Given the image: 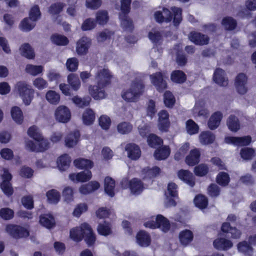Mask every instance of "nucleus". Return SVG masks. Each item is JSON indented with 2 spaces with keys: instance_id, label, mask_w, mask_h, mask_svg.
<instances>
[{
  "instance_id": "obj_28",
  "label": "nucleus",
  "mask_w": 256,
  "mask_h": 256,
  "mask_svg": "<svg viewBox=\"0 0 256 256\" xmlns=\"http://www.w3.org/2000/svg\"><path fill=\"white\" fill-rule=\"evenodd\" d=\"M39 222L42 226L48 229L53 228L56 224L55 219L54 216L50 214L40 215Z\"/></svg>"
},
{
  "instance_id": "obj_64",
  "label": "nucleus",
  "mask_w": 256,
  "mask_h": 256,
  "mask_svg": "<svg viewBox=\"0 0 256 256\" xmlns=\"http://www.w3.org/2000/svg\"><path fill=\"white\" fill-rule=\"evenodd\" d=\"M157 215L152 216L144 219L143 224L146 228L156 229Z\"/></svg>"
},
{
  "instance_id": "obj_16",
  "label": "nucleus",
  "mask_w": 256,
  "mask_h": 256,
  "mask_svg": "<svg viewBox=\"0 0 256 256\" xmlns=\"http://www.w3.org/2000/svg\"><path fill=\"white\" fill-rule=\"evenodd\" d=\"M96 85L90 84L88 86V92L89 94L95 100H101L106 98V93L104 88Z\"/></svg>"
},
{
  "instance_id": "obj_54",
  "label": "nucleus",
  "mask_w": 256,
  "mask_h": 256,
  "mask_svg": "<svg viewBox=\"0 0 256 256\" xmlns=\"http://www.w3.org/2000/svg\"><path fill=\"white\" fill-rule=\"evenodd\" d=\"M148 36L149 39L156 46H158L161 44V34L158 30H152L149 32Z\"/></svg>"
},
{
  "instance_id": "obj_40",
  "label": "nucleus",
  "mask_w": 256,
  "mask_h": 256,
  "mask_svg": "<svg viewBox=\"0 0 256 256\" xmlns=\"http://www.w3.org/2000/svg\"><path fill=\"white\" fill-rule=\"evenodd\" d=\"M86 230L83 238L88 246H92L96 242V236L89 224L86 228Z\"/></svg>"
},
{
  "instance_id": "obj_37",
  "label": "nucleus",
  "mask_w": 256,
  "mask_h": 256,
  "mask_svg": "<svg viewBox=\"0 0 256 256\" xmlns=\"http://www.w3.org/2000/svg\"><path fill=\"white\" fill-rule=\"evenodd\" d=\"M192 232L188 230L182 231L179 234V239L180 244L184 246L189 244L193 240Z\"/></svg>"
},
{
  "instance_id": "obj_52",
  "label": "nucleus",
  "mask_w": 256,
  "mask_h": 256,
  "mask_svg": "<svg viewBox=\"0 0 256 256\" xmlns=\"http://www.w3.org/2000/svg\"><path fill=\"white\" fill-rule=\"evenodd\" d=\"M194 202L196 206L200 209L202 210L207 206L208 200L204 196L198 194L194 198Z\"/></svg>"
},
{
  "instance_id": "obj_3",
  "label": "nucleus",
  "mask_w": 256,
  "mask_h": 256,
  "mask_svg": "<svg viewBox=\"0 0 256 256\" xmlns=\"http://www.w3.org/2000/svg\"><path fill=\"white\" fill-rule=\"evenodd\" d=\"M121 13L120 14V19L121 26L126 30H131L133 28L132 20L126 15L130 10L131 0H120Z\"/></svg>"
},
{
  "instance_id": "obj_2",
  "label": "nucleus",
  "mask_w": 256,
  "mask_h": 256,
  "mask_svg": "<svg viewBox=\"0 0 256 256\" xmlns=\"http://www.w3.org/2000/svg\"><path fill=\"white\" fill-rule=\"evenodd\" d=\"M14 92L20 98L25 106H29L34 98V89L25 82H18L14 86Z\"/></svg>"
},
{
  "instance_id": "obj_49",
  "label": "nucleus",
  "mask_w": 256,
  "mask_h": 256,
  "mask_svg": "<svg viewBox=\"0 0 256 256\" xmlns=\"http://www.w3.org/2000/svg\"><path fill=\"white\" fill-rule=\"evenodd\" d=\"M96 20L100 25L104 26L106 24L109 20L108 12L105 10H98L96 13Z\"/></svg>"
},
{
  "instance_id": "obj_25",
  "label": "nucleus",
  "mask_w": 256,
  "mask_h": 256,
  "mask_svg": "<svg viewBox=\"0 0 256 256\" xmlns=\"http://www.w3.org/2000/svg\"><path fill=\"white\" fill-rule=\"evenodd\" d=\"M200 152L198 148L192 150L185 159L186 163L189 166H194L200 161Z\"/></svg>"
},
{
  "instance_id": "obj_62",
  "label": "nucleus",
  "mask_w": 256,
  "mask_h": 256,
  "mask_svg": "<svg viewBox=\"0 0 256 256\" xmlns=\"http://www.w3.org/2000/svg\"><path fill=\"white\" fill-rule=\"evenodd\" d=\"M190 148V144L188 142H184L182 144L179 149L177 150L174 154V158L176 160L182 159Z\"/></svg>"
},
{
  "instance_id": "obj_22",
  "label": "nucleus",
  "mask_w": 256,
  "mask_h": 256,
  "mask_svg": "<svg viewBox=\"0 0 256 256\" xmlns=\"http://www.w3.org/2000/svg\"><path fill=\"white\" fill-rule=\"evenodd\" d=\"M128 158L132 160H138L141 156V151L138 146L134 144H128L125 147Z\"/></svg>"
},
{
  "instance_id": "obj_6",
  "label": "nucleus",
  "mask_w": 256,
  "mask_h": 256,
  "mask_svg": "<svg viewBox=\"0 0 256 256\" xmlns=\"http://www.w3.org/2000/svg\"><path fill=\"white\" fill-rule=\"evenodd\" d=\"M112 75L106 68H100L95 74V80L98 86H106L110 84Z\"/></svg>"
},
{
  "instance_id": "obj_4",
  "label": "nucleus",
  "mask_w": 256,
  "mask_h": 256,
  "mask_svg": "<svg viewBox=\"0 0 256 256\" xmlns=\"http://www.w3.org/2000/svg\"><path fill=\"white\" fill-rule=\"evenodd\" d=\"M164 22H170L172 19L175 26L178 25L182 20V10L176 7H172L170 10L166 8H162Z\"/></svg>"
},
{
  "instance_id": "obj_12",
  "label": "nucleus",
  "mask_w": 256,
  "mask_h": 256,
  "mask_svg": "<svg viewBox=\"0 0 256 256\" xmlns=\"http://www.w3.org/2000/svg\"><path fill=\"white\" fill-rule=\"evenodd\" d=\"M248 77L246 74H239L235 79L234 86L237 92L240 94H244L248 91Z\"/></svg>"
},
{
  "instance_id": "obj_32",
  "label": "nucleus",
  "mask_w": 256,
  "mask_h": 256,
  "mask_svg": "<svg viewBox=\"0 0 256 256\" xmlns=\"http://www.w3.org/2000/svg\"><path fill=\"white\" fill-rule=\"evenodd\" d=\"M74 166L80 170H90L94 166V162L92 160L80 158L74 161Z\"/></svg>"
},
{
  "instance_id": "obj_44",
  "label": "nucleus",
  "mask_w": 256,
  "mask_h": 256,
  "mask_svg": "<svg viewBox=\"0 0 256 256\" xmlns=\"http://www.w3.org/2000/svg\"><path fill=\"white\" fill-rule=\"evenodd\" d=\"M48 202L52 204H58L60 198V192L56 190L52 189L46 193Z\"/></svg>"
},
{
  "instance_id": "obj_59",
  "label": "nucleus",
  "mask_w": 256,
  "mask_h": 256,
  "mask_svg": "<svg viewBox=\"0 0 256 256\" xmlns=\"http://www.w3.org/2000/svg\"><path fill=\"white\" fill-rule=\"evenodd\" d=\"M209 171V168L207 164H201L194 168V172L196 176H204L207 174Z\"/></svg>"
},
{
  "instance_id": "obj_58",
  "label": "nucleus",
  "mask_w": 256,
  "mask_h": 256,
  "mask_svg": "<svg viewBox=\"0 0 256 256\" xmlns=\"http://www.w3.org/2000/svg\"><path fill=\"white\" fill-rule=\"evenodd\" d=\"M132 129V126L128 122H122L117 126L118 132L122 134L130 132Z\"/></svg>"
},
{
  "instance_id": "obj_55",
  "label": "nucleus",
  "mask_w": 256,
  "mask_h": 256,
  "mask_svg": "<svg viewBox=\"0 0 256 256\" xmlns=\"http://www.w3.org/2000/svg\"><path fill=\"white\" fill-rule=\"evenodd\" d=\"M237 248L239 252L246 255L250 256L252 252V246L246 241L239 242L237 245Z\"/></svg>"
},
{
  "instance_id": "obj_46",
  "label": "nucleus",
  "mask_w": 256,
  "mask_h": 256,
  "mask_svg": "<svg viewBox=\"0 0 256 256\" xmlns=\"http://www.w3.org/2000/svg\"><path fill=\"white\" fill-rule=\"evenodd\" d=\"M68 82L74 90H78L81 86L80 82L78 76L74 74H70L68 76Z\"/></svg>"
},
{
  "instance_id": "obj_53",
  "label": "nucleus",
  "mask_w": 256,
  "mask_h": 256,
  "mask_svg": "<svg viewBox=\"0 0 256 256\" xmlns=\"http://www.w3.org/2000/svg\"><path fill=\"white\" fill-rule=\"evenodd\" d=\"M27 134L30 137L33 138L35 141L42 140V136L40 128L36 126H32L29 128Z\"/></svg>"
},
{
  "instance_id": "obj_33",
  "label": "nucleus",
  "mask_w": 256,
  "mask_h": 256,
  "mask_svg": "<svg viewBox=\"0 0 256 256\" xmlns=\"http://www.w3.org/2000/svg\"><path fill=\"white\" fill-rule=\"evenodd\" d=\"M156 228L164 232H168L170 228L169 220L162 214H157Z\"/></svg>"
},
{
  "instance_id": "obj_8",
  "label": "nucleus",
  "mask_w": 256,
  "mask_h": 256,
  "mask_svg": "<svg viewBox=\"0 0 256 256\" xmlns=\"http://www.w3.org/2000/svg\"><path fill=\"white\" fill-rule=\"evenodd\" d=\"M1 176L2 182L0 184V188L6 196H10L14 192L12 187L10 183L12 176L6 169L4 168L3 174H2Z\"/></svg>"
},
{
  "instance_id": "obj_15",
  "label": "nucleus",
  "mask_w": 256,
  "mask_h": 256,
  "mask_svg": "<svg viewBox=\"0 0 256 256\" xmlns=\"http://www.w3.org/2000/svg\"><path fill=\"white\" fill-rule=\"evenodd\" d=\"M91 45V40L86 37L82 36L80 38L76 43V50L79 56L86 54Z\"/></svg>"
},
{
  "instance_id": "obj_19",
  "label": "nucleus",
  "mask_w": 256,
  "mask_h": 256,
  "mask_svg": "<svg viewBox=\"0 0 256 256\" xmlns=\"http://www.w3.org/2000/svg\"><path fill=\"white\" fill-rule=\"evenodd\" d=\"M223 118V114L220 111L212 113L208 122V126L211 130L216 129L220 125Z\"/></svg>"
},
{
  "instance_id": "obj_34",
  "label": "nucleus",
  "mask_w": 256,
  "mask_h": 256,
  "mask_svg": "<svg viewBox=\"0 0 256 256\" xmlns=\"http://www.w3.org/2000/svg\"><path fill=\"white\" fill-rule=\"evenodd\" d=\"M46 100L52 105L58 104L60 100V94L54 90H48L45 94Z\"/></svg>"
},
{
  "instance_id": "obj_13",
  "label": "nucleus",
  "mask_w": 256,
  "mask_h": 256,
  "mask_svg": "<svg viewBox=\"0 0 256 256\" xmlns=\"http://www.w3.org/2000/svg\"><path fill=\"white\" fill-rule=\"evenodd\" d=\"M150 78L151 83L159 92L162 91L166 88L167 84L164 80V76L161 72L150 75Z\"/></svg>"
},
{
  "instance_id": "obj_61",
  "label": "nucleus",
  "mask_w": 256,
  "mask_h": 256,
  "mask_svg": "<svg viewBox=\"0 0 256 256\" xmlns=\"http://www.w3.org/2000/svg\"><path fill=\"white\" fill-rule=\"evenodd\" d=\"M88 210V205L84 202L76 204L74 209L72 215L76 218H79L83 213Z\"/></svg>"
},
{
  "instance_id": "obj_42",
  "label": "nucleus",
  "mask_w": 256,
  "mask_h": 256,
  "mask_svg": "<svg viewBox=\"0 0 256 256\" xmlns=\"http://www.w3.org/2000/svg\"><path fill=\"white\" fill-rule=\"evenodd\" d=\"M50 40L54 44L62 46H66L69 42V40L66 36L58 34H52L50 36Z\"/></svg>"
},
{
  "instance_id": "obj_21",
  "label": "nucleus",
  "mask_w": 256,
  "mask_h": 256,
  "mask_svg": "<svg viewBox=\"0 0 256 256\" xmlns=\"http://www.w3.org/2000/svg\"><path fill=\"white\" fill-rule=\"evenodd\" d=\"M80 138L78 131L74 130L68 134L64 138V144L66 147L72 148L78 144Z\"/></svg>"
},
{
  "instance_id": "obj_56",
  "label": "nucleus",
  "mask_w": 256,
  "mask_h": 256,
  "mask_svg": "<svg viewBox=\"0 0 256 256\" xmlns=\"http://www.w3.org/2000/svg\"><path fill=\"white\" fill-rule=\"evenodd\" d=\"M64 4L62 2H56L52 4L49 8L48 12L52 16L58 15L63 10Z\"/></svg>"
},
{
  "instance_id": "obj_30",
  "label": "nucleus",
  "mask_w": 256,
  "mask_h": 256,
  "mask_svg": "<svg viewBox=\"0 0 256 256\" xmlns=\"http://www.w3.org/2000/svg\"><path fill=\"white\" fill-rule=\"evenodd\" d=\"M96 120V114L91 108H86L82 114V124L86 126L92 125Z\"/></svg>"
},
{
  "instance_id": "obj_11",
  "label": "nucleus",
  "mask_w": 256,
  "mask_h": 256,
  "mask_svg": "<svg viewBox=\"0 0 256 256\" xmlns=\"http://www.w3.org/2000/svg\"><path fill=\"white\" fill-rule=\"evenodd\" d=\"M128 184V188L132 194L138 195L140 194L143 190L144 187L141 181L138 178H133L128 182L125 180H122V184L124 188H126L125 184Z\"/></svg>"
},
{
  "instance_id": "obj_23",
  "label": "nucleus",
  "mask_w": 256,
  "mask_h": 256,
  "mask_svg": "<svg viewBox=\"0 0 256 256\" xmlns=\"http://www.w3.org/2000/svg\"><path fill=\"white\" fill-rule=\"evenodd\" d=\"M214 247L220 250H227L233 246L231 240L224 238H219L216 239L213 242Z\"/></svg>"
},
{
  "instance_id": "obj_14",
  "label": "nucleus",
  "mask_w": 256,
  "mask_h": 256,
  "mask_svg": "<svg viewBox=\"0 0 256 256\" xmlns=\"http://www.w3.org/2000/svg\"><path fill=\"white\" fill-rule=\"evenodd\" d=\"M192 112L194 118H206L209 114V111L206 106V102L202 100L196 102Z\"/></svg>"
},
{
  "instance_id": "obj_9",
  "label": "nucleus",
  "mask_w": 256,
  "mask_h": 256,
  "mask_svg": "<svg viewBox=\"0 0 256 256\" xmlns=\"http://www.w3.org/2000/svg\"><path fill=\"white\" fill-rule=\"evenodd\" d=\"M87 223H82L78 226L74 227L70 230V238L74 242L82 240L86 232V228L88 226Z\"/></svg>"
},
{
  "instance_id": "obj_1",
  "label": "nucleus",
  "mask_w": 256,
  "mask_h": 256,
  "mask_svg": "<svg viewBox=\"0 0 256 256\" xmlns=\"http://www.w3.org/2000/svg\"><path fill=\"white\" fill-rule=\"evenodd\" d=\"M130 87L122 90L121 96L123 100L128 102H137L144 90L142 82L137 79L132 78Z\"/></svg>"
},
{
  "instance_id": "obj_20",
  "label": "nucleus",
  "mask_w": 256,
  "mask_h": 256,
  "mask_svg": "<svg viewBox=\"0 0 256 256\" xmlns=\"http://www.w3.org/2000/svg\"><path fill=\"white\" fill-rule=\"evenodd\" d=\"M177 175L180 180L190 186L192 187L195 184V178L189 170H180L178 171Z\"/></svg>"
},
{
  "instance_id": "obj_43",
  "label": "nucleus",
  "mask_w": 256,
  "mask_h": 256,
  "mask_svg": "<svg viewBox=\"0 0 256 256\" xmlns=\"http://www.w3.org/2000/svg\"><path fill=\"white\" fill-rule=\"evenodd\" d=\"M186 79L185 74L182 70H174L170 75L171 80L175 83L182 84L184 82Z\"/></svg>"
},
{
  "instance_id": "obj_63",
  "label": "nucleus",
  "mask_w": 256,
  "mask_h": 256,
  "mask_svg": "<svg viewBox=\"0 0 256 256\" xmlns=\"http://www.w3.org/2000/svg\"><path fill=\"white\" fill-rule=\"evenodd\" d=\"M34 86L38 90H42L48 86V82L41 77H38L32 80Z\"/></svg>"
},
{
  "instance_id": "obj_48",
  "label": "nucleus",
  "mask_w": 256,
  "mask_h": 256,
  "mask_svg": "<svg viewBox=\"0 0 256 256\" xmlns=\"http://www.w3.org/2000/svg\"><path fill=\"white\" fill-rule=\"evenodd\" d=\"M20 54L28 59H33L35 56L34 50L28 44H22L20 48Z\"/></svg>"
},
{
  "instance_id": "obj_35",
  "label": "nucleus",
  "mask_w": 256,
  "mask_h": 256,
  "mask_svg": "<svg viewBox=\"0 0 256 256\" xmlns=\"http://www.w3.org/2000/svg\"><path fill=\"white\" fill-rule=\"evenodd\" d=\"M10 115L12 120L17 124H21L24 121V114L21 108L18 106H14L10 109Z\"/></svg>"
},
{
  "instance_id": "obj_27",
  "label": "nucleus",
  "mask_w": 256,
  "mask_h": 256,
  "mask_svg": "<svg viewBox=\"0 0 256 256\" xmlns=\"http://www.w3.org/2000/svg\"><path fill=\"white\" fill-rule=\"evenodd\" d=\"M70 162V157L67 154H64L58 158L56 166L59 170L64 172L68 168Z\"/></svg>"
},
{
  "instance_id": "obj_51",
  "label": "nucleus",
  "mask_w": 256,
  "mask_h": 256,
  "mask_svg": "<svg viewBox=\"0 0 256 256\" xmlns=\"http://www.w3.org/2000/svg\"><path fill=\"white\" fill-rule=\"evenodd\" d=\"M35 22L32 21L30 18H24L20 22L19 28L24 32H29L35 26Z\"/></svg>"
},
{
  "instance_id": "obj_57",
  "label": "nucleus",
  "mask_w": 256,
  "mask_h": 256,
  "mask_svg": "<svg viewBox=\"0 0 256 256\" xmlns=\"http://www.w3.org/2000/svg\"><path fill=\"white\" fill-rule=\"evenodd\" d=\"M216 181L218 184L222 186H226L230 181V178L228 174L226 172H220L216 178Z\"/></svg>"
},
{
  "instance_id": "obj_50",
  "label": "nucleus",
  "mask_w": 256,
  "mask_h": 256,
  "mask_svg": "<svg viewBox=\"0 0 256 256\" xmlns=\"http://www.w3.org/2000/svg\"><path fill=\"white\" fill-rule=\"evenodd\" d=\"M186 130L190 135H194L198 133L199 126L192 120H188L186 122Z\"/></svg>"
},
{
  "instance_id": "obj_17",
  "label": "nucleus",
  "mask_w": 256,
  "mask_h": 256,
  "mask_svg": "<svg viewBox=\"0 0 256 256\" xmlns=\"http://www.w3.org/2000/svg\"><path fill=\"white\" fill-rule=\"evenodd\" d=\"M158 129L162 132H167L170 126L168 114L166 111L162 110L158 112Z\"/></svg>"
},
{
  "instance_id": "obj_45",
  "label": "nucleus",
  "mask_w": 256,
  "mask_h": 256,
  "mask_svg": "<svg viewBox=\"0 0 256 256\" xmlns=\"http://www.w3.org/2000/svg\"><path fill=\"white\" fill-rule=\"evenodd\" d=\"M98 233L104 236H107L112 233L111 224L108 222H104L100 223L97 228Z\"/></svg>"
},
{
  "instance_id": "obj_10",
  "label": "nucleus",
  "mask_w": 256,
  "mask_h": 256,
  "mask_svg": "<svg viewBox=\"0 0 256 256\" xmlns=\"http://www.w3.org/2000/svg\"><path fill=\"white\" fill-rule=\"evenodd\" d=\"M224 142L226 144L234 146H244L251 142L252 138L249 136L242 137L226 136Z\"/></svg>"
},
{
  "instance_id": "obj_5",
  "label": "nucleus",
  "mask_w": 256,
  "mask_h": 256,
  "mask_svg": "<svg viewBox=\"0 0 256 256\" xmlns=\"http://www.w3.org/2000/svg\"><path fill=\"white\" fill-rule=\"evenodd\" d=\"M54 116L58 122L65 124L70 121L72 114L68 107L64 105H60L56 108Z\"/></svg>"
},
{
  "instance_id": "obj_18",
  "label": "nucleus",
  "mask_w": 256,
  "mask_h": 256,
  "mask_svg": "<svg viewBox=\"0 0 256 256\" xmlns=\"http://www.w3.org/2000/svg\"><path fill=\"white\" fill-rule=\"evenodd\" d=\"M160 172V169L158 166L146 167L142 170L141 176L144 180H152L153 178L158 176Z\"/></svg>"
},
{
  "instance_id": "obj_29",
  "label": "nucleus",
  "mask_w": 256,
  "mask_h": 256,
  "mask_svg": "<svg viewBox=\"0 0 256 256\" xmlns=\"http://www.w3.org/2000/svg\"><path fill=\"white\" fill-rule=\"evenodd\" d=\"M216 140V136L209 130L202 132L198 136V140L202 145H208L212 144Z\"/></svg>"
},
{
  "instance_id": "obj_24",
  "label": "nucleus",
  "mask_w": 256,
  "mask_h": 256,
  "mask_svg": "<svg viewBox=\"0 0 256 256\" xmlns=\"http://www.w3.org/2000/svg\"><path fill=\"white\" fill-rule=\"evenodd\" d=\"M136 242L142 247H148L151 243L150 236L148 232L140 230L136 235Z\"/></svg>"
},
{
  "instance_id": "obj_36",
  "label": "nucleus",
  "mask_w": 256,
  "mask_h": 256,
  "mask_svg": "<svg viewBox=\"0 0 256 256\" xmlns=\"http://www.w3.org/2000/svg\"><path fill=\"white\" fill-rule=\"evenodd\" d=\"M226 125L228 130L232 132H237L240 128L238 118L233 114L230 115L228 118Z\"/></svg>"
},
{
  "instance_id": "obj_47",
  "label": "nucleus",
  "mask_w": 256,
  "mask_h": 256,
  "mask_svg": "<svg viewBox=\"0 0 256 256\" xmlns=\"http://www.w3.org/2000/svg\"><path fill=\"white\" fill-rule=\"evenodd\" d=\"M170 149L167 146H164L156 150L154 154V156L158 160L166 159L170 154Z\"/></svg>"
},
{
  "instance_id": "obj_31",
  "label": "nucleus",
  "mask_w": 256,
  "mask_h": 256,
  "mask_svg": "<svg viewBox=\"0 0 256 256\" xmlns=\"http://www.w3.org/2000/svg\"><path fill=\"white\" fill-rule=\"evenodd\" d=\"M189 39L195 44L199 45L207 44L209 40L207 36L196 32H190L189 35Z\"/></svg>"
},
{
  "instance_id": "obj_39",
  "label": "nucleus",
  "mask_w": 256,
  "mask_h": 256,
  "mask_svg": "<svg viewBox=\"0 0 256 256\" xmlns=\"http://www.w3.org/2000/svg\"><path fill=\"white\" fill-rule=\"evenodd\" d=\"M74 190L70 186H65L62 191V197L63 201L66 204H69L74 201Z\"/></svg>"
},
{
  "instance_id": "obj_41",
  "label": "nucleus",
  "mask_w": 256,
  "mask_h": 256,
  "mask_svg": "<svg viewBox=\"0 0 256 256\" xmlns=\"http://www.w3.org/2000/svg\"><path fill=\"white\" fill-rule=\"evenodd\" d=\"M115 181L112 178L107 176L104 180V188L106 193L110 197L114 195Z\"/></svg>"
},
{
  "instance_id": "obj_38",
  "label": "nucleus",
  "mask_w": 256,
  "mask_h": 256,
  "mask_svg": "<svg viewBox=\"0 0 256 256\" xmlns=\"http://www.w3.org/2000/svg\"><path fill=\"white\" fill-rule=\"evenodd\" d=\"M26 72L32 76L42 75L44 72V67L42 65L28 64L25 68Z\"/></svg>"
},
{
  "instance_id": "obj_26",
  "label": "nucleus",
  "mask_w": 256,
  "mask_h": 256,
  "mask_svg": "<svg viewBox=\"0 0 256 256\" xmlns=\"http://www.w3.org/2000/svg\"><path fill=\"white\" fill-rule=\"evenodd\" d=\"M213 80L218 85L225 86L228 84V80L224 71L221 68H216L214 72Z\"/></svg>"
},
{
  "instance_id": "obj_7",
  "label": "nucleus",
  "mask_w": 256,
  "mask_h": 256,
  "mask_svg": "<svg viewBox=\"0 0 256 256\" xmlns=\"http://www.w3.org/2000/svg\"><path fill=\"white\" fill-rule=\"evenodd\" d=\"M6 232L15 238H26L29 236L28 228L14 224L7 225Z\"/></svg>"
},
{
  "instance_id": "obj_60",
  "label": "nucleus",
  "mask_w": 256,
  "mask_h": 256,
  "mask_svg": "<svg viewBox=\"0 0 256 256\" xmlns=\"http://www.w3.org/2000/svg\"><path fill=\"white\" fill-rule=\"evenodd\" d=\"M72 101L78 106L82 108L88 106L90 104L91 98L88 96L82 98L78 96H75L72 98Z\"/></svg>"
}]
</instances>
